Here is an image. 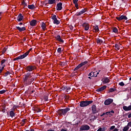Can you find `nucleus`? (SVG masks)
<instances>
[{
  "mask_svg": "<svg viewBox=\"0 0 131 131\" xmlns=\"http://www.w3.org/2000/svg\"><path fill=\"white\" fill-rule=\"evenodd\" d=\"M98 116H99V114H98V115H96V116H95L94 115H92L91 119H90V120H92L93 121H94V120H96V119H97V118H98Z\"/></svg>",
  "mask_w": 131,
  "mask_h": 131,
  "instance_id": "aec40b11",
  "label": "nucleus"
},
{
  "mask_svg": "<svg viewBox=\"0 0 131 131\" xmlns=\"http://www.w3.org/2000/svg\"><path fill=\"white\" fill-rule=\"evenodd\" d=\"M66 86H62V87H61V90H62V91H66Z\"/></svg>",
  "mask_w": 131,
  "mask_h": 131,
  "instance_id": "09e8293b",
  "label": "nucleus"
},
{
  "mask_svg": "<svg viewBox=\"0 0 131 131\" xmlns=\"http://www.w3.org/2000/svg\"><path fill=\"white\" fill-rule=\"evenodd\" d=\"M8 61V59H3L1 60V66L2 67H3V66H6V65L4 64V63H6L7 61Z\"/></svg>",
  "mask_w": 131,
  "mask_h": 131,
  "instance_id": "cd10ccee",
  "label": "nucleus"
},
{
  "mask_svg": "<svg viewBox=\"0 0 131 131\" xmlns=\"http://www.w3.org/2000/svg\"><path fill=\"white\" fill-rule=\"evenodd\" d=\"M112 30L113 32H114V33H118V29H117V28L114 27Z\"/></svg>",
  "mask_w": 131,
  "mask_h": 131,
  "instance_id": "7c9ffc66",
  "label": "nucleus"
},
{
  "mask_svg": "<svg viewBox=\"0 0 131 131\" xmlns=\"http://www.w3.org/2000/svg\"><path fill=\"white\" fill-rule=\"evenodd\" d=\"M69 111H70V108L69 107H67L64 109H60L58 110V114L60 116H65L67 114V112Z\"/></svg>",
  "mask_w": 131,
  "mask_h": 131,
  "instance_id": "20e7f679",
  "label": "nucleus"
},
{
  "mask_svg": "<svg viewBox=\"0 0 131 131\" xmlns=\"http://www.w3.org/2000/svg\"><path fill=\"white\" fill-rule=\"evenodd\" d=\"M113 103V99L111 98H108L104 101V105L106 106H108Z\"/></svg>",
  "mask_w": 131,
  "mask_h": 131,
  "instance_id": "1a4fd4ad",
  "label": "nucleus"
},
{
  "mask_svg": "<svg viewBox=\"0 0 131 131\" xmlns=\"http://www.w3.org/2000/svg\"><path fill=\"white\" fill-rule=\"evenodd\" d=\"M34 92H35V91H34V90L32 91L30 93V95H32V94H33V93H34Z\"/></svg>",
  "mask_w": 131,
  "mask_h": 131,
  "instance_id": "052dcab7",
  "label": "nucleus"
},
{
  "mask_svg": "<svg viewBox=\"0 0 131 131\" xmlns=\"http://www.w3.org/2000/svg\"><path fill=\"white\" fill-rule=\"evenodd\" d=\"M16 29H17V30H18L19 32H21L22 31H25V30H26V28H25V27H23L21 28L20 27H16Z\"/></svg>",
  "mask_w": 131,
  "mask_h": 131,
  "instance_id": "6ab92c4d",
  "label": "nucleus"
},
{
  "mask_svg": "<svg viewBox=\"0 0 131 131\" xmlns=\"http://www.w3.org/2000/svg\"><path fill=\"white\" fill-rule=\"evenodd\" d=\"M5 68V66H3V67H0V74L3 72V70H4Z\"/></svg>",
  "mask_w": 131,
  "mask_h": 131,
  "instance_id": "a19ab883",
  "label": "nucleus"
},
{
  "mask_svg": "<svg viewBox=\"0 0 131 131\" xmlns=\"http://www.w3.org/2000/svg\"><path fill=\"white\" fill-rule=\"evenodd\" d=\"M128 113L125 114L123 115V117H126V116L128 115Z\"/></svg>",
  "mask_w": 131,
  "mask_h": 131,
  "instance_id": "13d9d810",
  "label": "nucleus"
},
{
  "mask_svg": "<svg viewBox=\"0 0 131 131\" xmlns=\"http://www.w3.org/2000/svg\"><path fill=\"white\" fill-rule=\"evenodd\" d=\"M9 114H10V117H12V118H13V117H15V114L14 112V111H11L9 112Z\"/></svg>",
  "mask_w": 131,
  "mask_h": 131,
  "instance_id": "b1692460",
  "label": "nucleus"
},
{
  "mask_svg": "<svg viewBox=\"0 0 131 131\" xmlns=\"http://www.w3.org/2000/svg\"><path fill=\"white\" fill-rule=\"evenodd\" d=\"M11 74V72L9 71H7L4 75L5 77H7L8 75H10Z\"/></svg>",
  "mask_w": 131,
  "mask_h": 131,
  "instance_id": "c9c22d12",
  "label": "nucleus"
},
{
  "mask_svg": "<svg viewBox=\"0 0 131 131\" xmlns=\"http://www.w3.org/2000/svg\"><path fill=\"white\" fill-rule=\"evenodd\" d=\"M116 88H111L108 90V93H113V92H116Z\"/></svg>",
  "mask_w": 131,
  "mask_h": 131,
  "instance_id": "c756f323",
  "label": "nucleus"
},
{
  "mask_svg": "<svg viewBox=\"0 0 131 131\" xmlns=\"http://www.w3.org/2000/svg\"><path fill=\"white\" fill-rule=\"evenodd\" d=\"M49 5H54V4H56V0H48Z\"/></svg>",
  "mask_w": 131,
  "mask_h": 131,
  "instance_id": "393cba45",
  "label": "nucleus"
},
{
  "mask_svg": "<svg viewBox=\"0 0 131 131\" xmlns=\"http://www.w3.org/2000/svg\"><path fill=\"white\" fill-rule=\"evenodd\" d=\"M32 50V48H30L27 52L25 53V54L14 58L13 61H17V60H22V59H24V58H26L28 55H29V53H30L31 51Z\"/></svg>",
  "mask_w": 131,
  "mask_h": 131,
  "instance_id": "f03ea898",
  "label": "nucleus"
},
{
  "mask_svg": "<svg viewBox=\"0 0 131 131\" xmlns=\"http://www.w3.org/2000/svg\"><path fill=\"white\" fill-rule=\"evenodd\" d=\"M118 130H119V129H118V128H116L113 131H118Z\"/></svg>",
  "mask_w": 131,
  "mask_h": 131,
  "instance_id": "e2e57ef3",
  "label": "nucleus"
},
{
  "mask_svg": "<svg viewBox=\"0 0 131 131\" xmlns=\"http://www.w3.org/2000/svg\"><path fill=\"white\" fill-rule=\"evenodd\" d=\"M92 114H97L99 112V111H98V109L97 108V106L96 104H93L92 106Z\"/></svg>",
  "mask_w": 131,
  "mask_h": 131,
  "instance_id": "6e6552de",
  "label": "nucleus"
},
{
  "mask_svg": "<svg viewBox=\"0 0 131 131\" xmlns=\"http://www.w3.org/2000/svg\"><path fill=\"white\" fill-rule=\"evenodd\" d=\"M81 67L79 64L78 66H77L74 70V71H76V70H78L79 68H80Z\"/></svg>",
  "mask_w": 131,
  "mask_h": 131,
  "instance_id": "ea45409f",
  "label": "nucleus"
},
{
  "mask_svg": "<svg viewBox=\"0 0 131 131\" xmlns=\"http://www.w3.org/2000/svg\"><path fill=\"white\" fill-rule=\"evenodd\" d=\"M51 19L53 20V24H56V25H59V24H60V21L57 18V15L52 14V16H51Z\"/></svg>",
  "mask_w": 131,
  "mask_h": 131,
  "instance_id": "423d86ee",
  "label": "nucleus"
},
{
  "mask_svg": "<svg viewBox=\"0 0 131 131\" xmlns=\"http://www.w3.org/2000/svg\"><path fill=\"white\" fill-rule=\"evenodd\" d=\"M129 129V127H128V126L127 125V126H125V127H124L122 130L123 131H127V130H128Z\"/></svg>",
  "mask_w": 131,
  "mask_h": 131,
  "instance_id": "72a5a7b5",
  "label": "nucleus"
},
{
  "mask_svg": "<svg viewBox=\"0 0 131 131\" xmlns=\"http://www.w3.org/2000/svg\"><path fill=\"white\" fill-rule=\"evenodd\" d=\"M88 9L86 8H84L81 10L79 12H77L76 14V16H80V15H82V14H84V13H85L86 12Z\"/></svg>",
  "mask_w": 131,
  "mask_h": 131,
  "instance_id": "f8f14e48",
  "label": "nucleus"
},
{
  "mask_svg": "<svg viewBox=\"0 0 131 131\" xmlns=\"http://www.w3.org/2000/svg\"><path fill=\"white\" fill-rule=\"evenodd\" d=\"M43 99L45 101H49V97L48 95H44Z\"/></svg>",
  "mask_w": 131,
  "mask_h": 131,
  "instance_id": "58836bf2",
  "label": "nucleus"
},
{
  "mask_svg": "<svg viewBox=\"0 0 131 131\" xmlns=\"http://www.w3.org/2000/svg\"><path fill=\"white\" fill-rule=\"evenodd\" d=\"M7 52V48H4L2 50V54H5Z\"/></svg>",
  "mask_w": 131,
  "mask_h": 131,
  "instance_id": "c03bdc74",
  "label": "nucleus"
},
{
  "mask_svg": "<svg viewBox=\"0 0 131 131\" xmlns=\"http://www.w3.org/2000/svg\"><path fill=\"white\" fill-rule=\"evenodd\" d=\"M97 131H102V127H100Z\"/></svg>",
  "mask_w": 131,
  "mask_h": 131,
  "instance_id": "680f3d73",
  "label": "nucleus"
},
{
  "mask_svg": "<svg viewBox=\"0 0 131 131\" xmlns=\"http://www.w3.org/2000/svg\"><path fill=\"white\" fill-rule=\"evenodd\" d=\"M60 131H67V129H61Z\"/></svg>",
  "mask_w": 131,
  "mask_h": 131,
  "instance_id": "0e129e2a",
  "label": "nucleus"
},
{
  "mask_svg": "<svg viewBox=\"0 0 131 131\" xmlns=\"http://www.w3.org/2000/svg\"><path fill=\"white\" fill-rule=\"evenodd\" d=\"M23 19H24V16L23 15H22L21 13H19L18 14V15L17 16V20L18 22H21V21H22L23 20Z\"/></svg>",
  "mask_w": 131,
  "mask_h": 131,
  "instance_id": "2eb2a0df",
  "label": "nucleus"
},
{
  "mask_svg": "<svg viewBox=\"0 0 131 131\" xmlns=\"http://www.w3.org/2000/svg\"><path fill=\"white\" fill-rule=\"evenodd\" d=\"M127 126L128 127H131V121L130 122H128Z\"/></svg>",
  "mask_w": 131,
  "mask_h": 131,
  "instance_id": "864d4df0",
  "label": "nucleus"
},
{
  "mask_svg": "<svg viewBox=\"0 0 131 131\" xmlns=\"http://www.w3.org/2000/svg\"><path fill=\"white\" fill-rule=\"evenodd\" d=\"M70 90H71V88H70V86H66V91L67 93H68L69 91H70Z\"/></svg>",
  "mask_w": 131,
  "mask_h": 131,
  "instance_id": "4c0bfd02",
  "label": "nucleus"
},
{
  "mask_svg": "<svg viewBox=\"0 0 131 131\" xmlns=\"http://www.w3.org/2000/svg\"><path fill=\"white\" fill-rule=\"evenodd\" d=\"M41 27L42 28V29H43V30H45L46 28H47V27L46 26V24L43 22H42L41 24Z\"/></svg>",
  "mask_w": 131,
  "mask_h": 131,
  "instance_id": "bb28decb",
  "label": "nucleus"
},
{
  "mask_svg": "<svg viewBox=\"0 0 131 131\" xmlns=\"http://www.w3.org/2000/svg\"><path fill=\"white\" fill-rule=\"evenodd\" d=\"M0 111L3 113H5V112H6V106H3L0 107Z\"/></svg>",
  "mask_w": 131,
  "mask_h": 131,
  "instance_id": "a878e982",
  "label": "nucleus"
},
{
  "mask_svg": "<svg viewBox=\"0 0 131 131\" xmlns=\"http://www.w3.org/2000/svg\"><path fill=\"white\" fill-rule=\"evenodd\" d=\"M46 125H47V126L50 125L51 126L52 124H51V123H47Z\"/></svg>",
  "mask_w": 131,
  "mask_h": 131,
  "instance_id": "338daca9",
  "label": "nucleus"
},
{
  "mask_svg": "<svg viewBox=\"0 0 131 131\" xmlns=\"http://www.w3.org/2000/svg\"><path fill=\"white\" fill-rule=\"evenodd\" d=\"M47 131H55L54 129H48Z\"/></svg>",
  "mask_w": 131,
  "mask_h": 131,
  "instance_id": "774afa93",
  "label": "nucleus"
},
{
  "mask_svg": "<svg viewBox=\"0 0 131 131\" xmlns=\"http://www.w3.org/2000/svg\"><path fill=\"white\" fill-rule=\"evenodd\" d=\"M90 128V126L88 125H83L81 126L80 129V130H89Z\"/></svg>",
  "mask_w": 131,
  "mask_h": 131,
  "instance_id": "9b49d317",
  "label": "nucleus"
},
{
  "mask_svg": "<svg viewBox=\"0 0 131 131\" xmlns=\"http://www.w3.org/2000/svg\"><path fill=\"white\" fill-rule=\"evenodd\" d=\"M131 117V113L129 114L128 115V118H130Z\"/></svg>",
  "mask_w": 131,
  "mask_h": 131,
  "instance_id": "69168bd1",
  "label": "nucleus"
},
{
  "mask_svg": "<svg viewBox=\"0 0 131 131\" xmlns=\"http://www.w3.org/2000/svg\"><path fill=\"white\" fill-rule=\"evenodd\" d=\"M36 24H37V20L35 19L32 20L30 22V25L31 26H36Z\"/></svg>",
  "mask_w": 131,
  "mask_h": 131,
  "instance_id": "f3484780",
  "label": "nucleus"
},
{
  "mask_svg": "<svg viewBox=\"0 0 131 131\" xmlns=\"http://www.w3.org/2000/svg\"><path fill=\"white\" fill-rule=\"evenodd\" d=\"M78 2V0H73V3L75 4H77V2Z\"/></svg>",
  "mask_w": 131,
  "mask_h": 131,
  "instance_id": "5fc2aeb1",
  "label": "nucleus"
},
{
  "mask_svg": "<svg viewBox=\"0 0 131 131\" xmlns=\"http://www.w3.org/2000/svg\"><path fill=\"white\" fill-rule=\"evenodd\" d=\"M74 5H75V7H76V9H77V10H78V9H79V7H78V4L76 3V4H75Z\"/></svg>",
  "mask_w": 131,
  "mask_h": 131,
  "instance_id": "8fccbe9b",
  "label": "nucleus"
},
{
  "mask_svg": "<svg viewBox=\"0 0 131 131\" xmlns=\"http://www.w3.org/2000/svg\"><path fill=\"white\" fill-rule=\"evenodd\" d=\"M62 6H63V4L62 3L60 2L58 3L56 6V11H61V10L63 9Z\"/></svg>",
  "mask_w": 131,
  "mask_h": 131,
  "instance_id": "9d476101",
  "label": "nucleus"
},
{
  "mask_svg": "<svg viewBox=\"0 0 131 131\" xmlns=\"http://www.w3.org/2000/svg\"><path fill=\"white\" fill-rule=\"evenodd\" d=\"M55 38L57 41H59V42H61V43H64V40L61 38V36H60V35H57L55 37Z\"/></svg>",
  "mask_w": 131,
  "mask_h": 131,
  "instance_id": "ddd939ff",
  "label": "nucleus"
},
{
  "mask_svg": "<svg viewBox=\"0 0 131 131\" xmlns=\"http://www.w3.org/2000/svg\"><path fill=\"white\" fill-rule=\"evenodd\" d=\"M89 76H92V77H95V72H92L88 75Z\"/></svg>",
  "mask_w": 131,
  "mask_h": 131,
  "instance_id": "e433bc0d",
  "label": "nucleus"
},
{
  "mask_svg": "<svg viewBox=\"0 0 131 131\" xmlns=\"http://www.w3.org/2000/svg\"><path fill=\"white\" fill-rule=\"evenodd\" d=\"M101 80L103 83H108V82H110V79L107 77H104Z\"/></svg>",
  "mask_w": 131,
  "mask_h": 131,
  "instance_id": "dca6fc26",
  "label": "nucleus"
},
{
  "mask_svg": "<svg viewBox=\"0 0 131 131\" xmlns=\"http://www.w3.org/2000/svg\"><path fill=\"white\" fill-rule=\"evenodd\" d=\"M28 8L30 9V10H34V9H35V6L33 4L29 5Z\"/></svg>",
  "mask_w": 131,
  "mask_h": 131,
  "instance_id": "5701e85b",
  "label": "nucleus"
},
{
  "mask_svg": "<svg viewBox=\"0 0 131 131\" xmlns=\"http://www.w3.org/2000/svg\"><path fill=\"white\" fill-rule=\"evenodd\" d=\"M63 98H64V101H66V102H67L68 101V100H69V98H70V97H69V96L68 95H64L63 96Z\"/></svg>",
  "mask_w": 131,
  "mask_h": 131,
  "instance_id": "2f4dec72",
  "label": "nucleus"
},
{
  "mask_svg": "<svg viewBox=\"0 0 131 131\" xmlns=\"http://www.w3.org/2000/svg\"><path fill=\"white\" fill-rule=\"evenodd\" d=\"M125 15H121L120 17H116V19L118 21H121L122 20H127V17H128V14L126 13H124Z\"/></svg>",
  "mask_w": 131,
  "mask_h": 131,
  "instance_id": "39448f33",
  "label": "nucleus"
},
{
  "mask_svg": "<svg viewBox=\"0 0 131 131\" xmlns=\"http://www.w3.org/2000/svg\"><path fill=\"white\" fill-rule=\"evenodd\" d=\"M106 89H107V86L104 85V86L101 87L100 88L97 89L96 91L98 93H100V92H103V91H104V90H106Z\"/></svg>",
  "mask_w": 131,
  "mask_h": 131,
  "instance_id": "a211bd4d",
  "label": "nucleus"
},
{
  "mask_svg": "<svg viewBox=\"0 0 131 131\" xmlns=\"http://www.w3.org/2000/svg\"><path fill=\"white\" fill-rule=\"evenodd\" d=\"M115 48L116 49V51L120 50V46L118 44H115Z\"/></svg>",
  "mask_w": 131,
  "mask_h": 131,
  "instance_id": "c85d7f7f",
  "label": "nucleus"
},
{
  "mask_svg": "<svg viewBox=\"0 0 131 131\" xmlns=\"http://www.w3.org/2000/svg\"><path fill=\"white\" fill-rule=\"evenodd\" d=\"M62 52H63V50H62L61 48H58L57 49V53H58V54H61Z\"/></svg>",
  "mask_w": 131,
  "mask_h": 131,
  "instance_id": "f704fd0d",
  "label": "nucleus"
},
{
  "mask_svg": "<svg viewBox=\"0 0 131 131\" xmlns=\"http://www.w3.org/2000/svg\"><path fill=\"white\" fill-rule=\"evenodd\" d=\"M35 110V111H36V112L37 113H38L39 112H41V110H40V108H36Z\"/></svg>",
  "mask_w": 131,
  "mask_h": 131,
  "instance_id": "49530a36",
  "label": "nucleus"
},
{
  "mask_svg": "<svg viewBox=\"0 0 131 131\" xmlns=\"http://www.w3.org/2000/svg\"><path fill=\"white\" fill-rule=\"evenodd\" d=\"M82 27H84V30L87 31V30H89L90 29V25L87 23H84L82 24Z\"/></svg>",
  "mask_w": 131,
  "mask_h": 131,
  "instance_id": "4468645a",
  "label": "nucleus"
},
{
  "mask_svg": "<svg viewBox=\"0 0 131 131\" xmlns=\"http://www.w3.org/2000/svg\"><path fill=\"white\" fill-rule=\"evenodd\" d=\"M35 69H36V67L33 65L28 66L26 68V70H27V71H29V72H32V71H33V70H35Z\"/></svg>",
  "mask_w": 131,
  "mask_h": 131,
  "instance_id": "0eeeda50",
  "label": "nucleus"
},
{
  "mask_svg": "<svg viewBox=\"0 0 131 131\" xmlns=\"http://www.w3.org/2000/svg\"><path fill=\"white\" fill-rule=\"evenodd\" d=\"M32 74H33V73L28 72L25 75V78L24 79V81L27 85H29L34 81V79L35 78L32 77Z\"/></svg>",
  "mask_w": 131,
  "mask_h": 131,
  "instance_id": "f257e3e1",
  "label": "nucleus"
},
{
  "mask_svg": "<svg viewBox=\"0 0 131 131\" xmlns=\"http://www.w3.org/2000/svg\"><path fill=\"white\" fill-rule=\"evenodd\" d=\"M6 92H7V90H6L0 91V94L1 95H3V94H5V93H6Z\"/></svg>",
  "mask_w": 131,
  "mask_h": 131,
  "instance_id": "79ce46f5",
  "label": "nucleus"
},
{
  "mask_svg": "<svg viewBox=\"0 0 131 131\" xmlns=\"http://www.w3.org/2000/svg\"><path fill=\"white\" fill-rule=\"evenodd\" d=\"M21 4L23 5H24V7L25 8V7H27V3H26L25 2L23 1V2H21Z\"/></svg>",
  "mask_w": 131,
  "mask_h": 131,
  "instance_id": "37998d69",
  "label": "nucleus"
},
{
  "mask_svg": "<svg viewBox=\"0 0 131 131\" xmlns=\"http://www.w3.org/2000/svg\"><path fill=\"white\" fill-rule=\"evenodd\" d=\"M100 72H101V70H99V72L97 73L96 75L94 77H97V76H98V75H99V73Z\"/></svg>",
  "mask_w": 131,
  "mask_h": 131,
  "instance_id": "4d7b16f0",
  "label": "nucleus"
},
{
  "mask_svg": "<svg viewBox=\"0 0 131 131\" xmlns=\"http://www.w3.org/2000/svg\"><path fill=\"white\" fill-rule=\"evenodd\" d=\"M27 120L26 119H24L22 120V122L25 123L26 121Z\"/></svg>",
  "mask_w": 131,
  "mask_h": 131,
  "instance_id": "6e6d98bb",
  "label": "nucleus"
},
{
  "mask_svg": "<svg viewBox=\"0 0 131 131\" xmlns=\"http://www.w3.org/2000/svg\"><path fill=\"white\" fill-rule=\"evenodd\" d=\"M104 114H105V115H109V114H110V115H111V114H110V112L104 113Z\"/></svg>",
  "mask_w": 131,
  "mask_h": 131,
  "instance_id": "603ef678",
  "label": "nucleus"
},
{
  "mask_svg": "<svg viewBox=\"0 0 131 131\" xmlns=\"http://www.w3.org/2000/svg\"><path fill=\"white\" fill-rule=\"evenodd\" d=\"M94 101L93 100L90 101H81L80 102V106L83 107H86V106H89L90 104H92Z\"/></svg>",
  "mask_w": 131,
  "mask_h": 131,
  "instance_id": "7ed1b4c3",
  "label": "nucleus"
},
{
  "mask_svg": "<svg viewBox=\"0 0 131 131\" xmlns=\"http://www.w3.org/2000/svg\"><path fill=\"white\" fill-rule=\"evenodd\" d=\"M97 45H101V43H104L103 40L100 39L99 38H97Z\"/></svg>",
  "mask_w": 131,
  "mask_h": 131,
  "instance_id": "4be33fe9",
  "label": "nucleus"
},
{
  "mask_svg": "<svg viewBox=\"0 0 131 131\" xmlns=\"http://www.w3.org/2000/svg\"><path fill=\"white\" fill-rule=\"evenodd\" d=\"M110 129L111 130H113V129H115V126H114V125L110 127Z\"/></svg>",
  "mask_w": 131,
  "mask_h": 131,
  "instance_id": "de8ad7c7",
  "label": "nucleus"
},
{
  "mask_svg": "<svg viewBox=\"0 0 131 131\" xmlns=\"http://www.w3.org/2000/svg\"><path fill=\"white\" fill-rule=\"evenodd\" d=\"M65 65H66L65 64V62H60V66H65Z\"/></svg>",
  "mask_w": 131,
  "mask_h": 131,
  "instance_id": "3c124183",
  "label": "nucleus"
},
{
  "mask_svg": "<svg viewBox=\"0 0 131 131\" xmlns=\"http://www.w3.org/2000/svg\"><path fill=\"white\" fill-rule=\"evenodd\" d=\"M101 130H102V131H105V130H106V128H105V127L101 128Z\"/></svg>",
  "mask_w": 131,
  "mask_h": 131,
  "instance_id": "bf43d9fd",
  "label": "nucleus"
},
{
  "mask_svg": "<svg viewBox=\"0 0 131 131\" xmlns=\"http://www.w3.org/2000/svg\"><path fill=\"white\" fill-rule=\"evenodd\" d=\"M88 61H85L80 63L79 65L80 66H81V67H82V66H84V65H85V64H88Z\"/></svg>",
  "mask_w": 131,
  "mask_h": 131,
  "instance_id": "473e14b6",
  "label": "nucleus"
},
{
  "mask_svg": "<svg viewBox=\"0 0 131 131\" xmlns=\"http://www.w3.org/2000/svg\"><path fill=\"white\" fill-rule=\"evenodd\" d=\"M119 85H120L121 86H124V83L122 81L119 83Z\"/></svg>",
  "mask_w": 131,
  "mask_h": 131,
  "instance_id": "a18cd8bd",
  "label": "nucleus"
},
{
  "mask_svg": "<svg viewBox=\"0 0 131 131\" xmlns=\"http://www.w3.org/2000/svg\"><path fill=\"white\" fill-rule=\"evenodd\" d=\"M93 29L95 30V32H99L100 29H99V26L95 25L93 26Z\"/></svg>",
  "mask_w": 131,
  "mask_h": 131,
  "instance_id": "412c9836",
  "label": "nucleus"
}]
</instances>
